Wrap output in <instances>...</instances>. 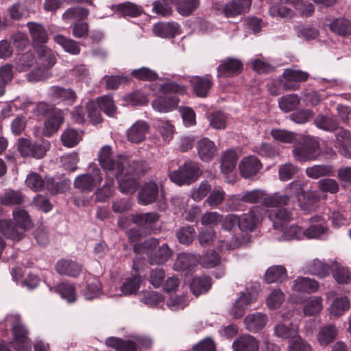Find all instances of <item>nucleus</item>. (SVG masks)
<instances>
[{"instance_id": "052dcab7", "label": "nucleus", "mask_w": 351, "mask_h": 351, "mask_svg": "<svg viewBox=\"0 0 351 351\" xmlns=\"http://www.w3.org/2000/svg\"><path fill=\"white\" fill-rule=\"evenodd\" d=\"M200 263L203 267L212 268L221 263V256L215 250L207 251L200 259Z\"/></svg>"}, {"instance_id": "6ab92c4d", "label": "nucleus", "mask_w": 351, "mask_h": 351, "mask_svg": "<svg viewBox=\"0 0 351 351\" xmlns=\"http://www.w3.org/2000/svg\"><path fill=\"white\" fill-rule=\"evenodd\" d=\"M158 196V186L154 182L145 183L138 193V202L143 206L154 203Z\"/></svg>"}, {"instance_id": "c03bdc74", "label": "nucleus", "mask_w": 351, "mask_h": 351, "mask_svg": "<svg viewBox=\"0 0 351 351\" xmlns=\"http://www.w3.org/2000/svg\"><path fill=\"white\" fill-rule=\"evenodd\" d=\"M337 335V329L334 325L322 327L317 335V340L321 346H328L332 343Z\"/></svg>"}, {"instance_id": "4be33fe9", "label": "nucleus", "mask_w": 351, "mask_h": 351, "mask_svg": "<svg viewBox=\"0 0 351 351\" xmlns=\"http://www.w3.org/2000/svg\"><path fill=\"white\" fill-rule=\"evenodd\" d=\"M233 351H259V341L252 335H242L234 339Z\"/></svg>"}, {"instance_id": "58836bf2", "label": "nucleus", "mask_w": 351, "mask_h": 351, "mask_svg": "<svg viewBox=\"0 0 351 351\" xmlns=\"http://www.w3.org/2000/svg\"><path fill=\"white\" fill-rule=\"evenodd\" d=\"M336 140L340 147L341 154L347 158H351V133L348 130L339 128L336 133Z\"/></svg>"}, {"instance_id": "603ef678", "label": "nucleus", "mask_w": 351, "mask_h": 351, "mask_svg": "<svg viewBox=\"0 0 351 351\" xmlns=\"http://www.w3.org/2000/svg\"><path fill=\"white\" fill-rule=\"evenodd\" d=\"M314 123L317 128L330 132L335 130L338 127L337 121L332 116L329 115L317 116L314 119Z\"/></svg>"}, {"instance_id": "13d9d810", "label": "nucleus", "mask_w": 351, "mask_h": 351, "mask_svg": "<svg viewBox=\"0 0 351 351\" xmlns=\"http://www.w3.org/2000/svg\"><path fill=\"white\" fill-rule=\"evenodd\" d=\"M142 280L139 275L132 276L125 280L121 287V291L125 295L136 293L140 287Z\"/></svg>"}, {"instance_id": "7ed1b4c3", "label": "nucleus", "mask_w": 351, "mask_h": 351, "mask_svg": "<svg viewBox=\"0 0 351 351\" xmlns=\"http://www.w3.org/2000/svg\"><path fill=\"white\" fill-rule=\"evenodd\" d=\"M159 241L155 238H149L142 244L133 246V251L136 254H145L151 264L160 265L167 262L172 255V250L166 243L158 247Z\"/></svg>"}, {"instance_id": "2eb2a0df", "label": "nucleus", "mask_w": 351, "mask_h": 351, "mask_svg": "<svg viewBox=\"0 0 351 351\" xmlns=\"http://www.w3.org/2000/svg\"><path fill=\"white\" fill-rule=\"evenodd\" d=\"M262 168L261 162L254 156L244 157L239 165L241 176L246 179H252Z\"/></svg>"}, {"instance_id": "72a5a7b5", "label": "nucleus", "mask_w": 351, "mask_h": 351, "mask_svg": "<svg viewBox=\"0 0 351 351\" xmlns=\"http://www.w3.org/2000/svg\"><path fill=\"white\" fill-rule=\"evenodd\" d=\"M212 284V279L209 276H196L193 278L190 289L191 292L197 297L206 293L210 289Z\"/></svg>"}, {"instance_id": "bb28decb", "label": "nucleus", "mask_w": 351, "mask_h": 351, "mask_svg": "<svg viewBox=\"0 0 351 351\" xmlns=\"http://www.w3.org/2000/svg\"><path fill=\"white\" fill-rule=\"evenodd\" d=\"M149 128V125L145 121H136L128 130L127 136L128 141L134 143L143 141L145 139Z\"/></svg>"}, {"instance_id": "4d7b16f0", "label": "nucleus", "mask_w": 351, "mask_h": 351, "mask_svg": "<svg viewBox=\"0 0 351 351\" xmlns=\"http://www.w3.org/2000/svg\"><path fill=\"white\" fill-rule=\"evenodd\" d=\"M176 236L180 243L189 245L195 239V230L191 226H184L176 231Z\"/></svg>"}, {"instance_id": "c9c22d12", "label": "nucleus", "mask_w": 351, "mask_h": 351, "mask_svg": "<svg viewBox=\"0 0 351 351\" xmlns=\"http://www.w3.org/2000/svg\"><path fill=\"white\" fill-rule=\"evenodd\" d=\"M31 38L35 45L46 43L49 39L48 34L44 26L35 22L27 23Z\"/></svg>"}, {"instance_id": "49530a36", "label": "nucleus", "mask_w": 351, "mask_h": 351, "mask_svg": "<svg viewBox=\"0 0 351 351\" xmlns=\"http://www.w3.org/2000/svg\"><path fill=\"white\" fill-rule=\"evenodd\" d=\"M100 110L108 117H114L117 114V106L110 95H104L95 99Z\"/></svg>"}, {"instance_id": "f3484780", "label": "nucleus", "mask_w": 351, "mask_h": 351, "mask_svg": "<svg viewBox=\"0 0 351 351\" xmlns=\"http://www.w3.org/2000/svg\"><path fill=\"white\" fill-rule=\"evenodd\" d=\"M194 94L198 97H206L213 86V80L210 74L194 76L190 80Z\"/></svg>"}, {"instance_id": "9b49d317", "label": "nucleus", "mask_w": 351, "mask_h": 351, "mask_svg": "<svg viewBox=\"0 0 351 351\" xmlns=\"http://www.w3.org/2000/svg\"><path fill=\"white\" fill-rule=\"evenodd\" d=\"M243 69V62L234 58H226L220 60L217 68V77H232L239 75Z\"/></svg>"}, {"instance_id": "680f3d73", "label": "nucleus", "mask_w": 351, "mask_h": 351, "mask_svg": "<svg viewBox=\"0 0 351 351\" xmlns=\"http://www.w3.org/2000/svg\"><path fill=\"white\" fill-rule=\"evenodd\" d=\"M350 308V302L346 298H336L330 307V313L335 317L341 315Z\"/></svg>"}, {"instance_id": "774afa93", "label": "nucleus", "mask_w": 351, "mask_h": 351, "mask_svg": "<svg viewBox=\"0 0 351 351\" xmlns=\"http://www.w3.org/2000/svg\"><path fill=\"white\" fill-rule=\"evenodd\" d=\"M288 351H312L311 346L300 336L289 341Z\"/></svg>"}, {"instance_id": "69168bd1", "label": "nucleus", "mask_w": 351, "mask_h": 351, "mask_svg": "<svg viewBox=\"0 0 351 351\" xmlns=\"http://www.w3.org/2000/svg\"><path fill=\"white\" fill-rule=\"evenodd\" d=\"M101 289L100 282L97 279L88 280L86 288L83 291V295L86 300H92L99 295Z\"/></svg>"}, {"instance_id": "ea45409f", "label": "nucleus", "mask_w": 351, "mask_h": 351, "mask_svg": "<svg viewBox=\"0 0 351 351\" xmlns=\"http://www.w3.org/2000/svg\"><path fill=\"white\" fill-rule=\"evenodd\" d=\"M177 12L183 16H188L194 12L199 6V0H170Z\"/></svg>"}, {"instance_id": "9d476101", "label": "nucleus", "mask_w": 351, "mask_h": 351, "mask_svg": "<svg viewBox=\"0 0 351 351\" xmlns=\"http://www.w3.org/2000/svg\"><path fill=\"white\" fill-rule=\"evenodd\" d=\"M265 214L263 206H252L247 213L239 217V228L242 231L252 232L257 228Z\"/></svg>"}, {"instance_id": "0e129e2a", "label": "nucleus", "mask_w": 351, "mask_h": 351, "mask_svg": "<svg viewBox=\"0 0 351 351\" xmlns=\"http://www.w3.org/2000/svg\"><path fill=\"white\" fill-rule=\"evenodd\" d=\"M133 77L142 81H155L158 79V74L153 70L147 67L134 69L131 72Z\"/></svg>"}, {"instance_id": "0eeeda50", "label": "nucleus", "mask_w": 351, "mask_h": 351, "mask_svg": "<svg viewBox=\"0 0 351 351\" xmlns=\"http://www.w3.org/2000/svg\"><path fill=\"white\" fill-rule=\"evenodd\" d=\"M98 160L104 171H114V173L123 170L125 165L128 162V158L124 156H119L117 158H114L112 148L107 145L101 149L98 154Z\"/></svg>"}, {"instance_id": "393cba45", "label": "nucleus", "mask_w": 351, "mask_h": 351, "mask_svg": "<svg viewBox=\"0 0 351 351\" xmlns=\"http://www.w3.org/2000/svg\"><path fill=\"white\" fill-rule=\"evenodd\" d=\"M49 97L55 101H66L73 104L77 95L72 88H66L60 86H52L49 88Z\"/></svg>"}, {"instance_id": "aec40b11", "label": "nucleus", "mask_w": 351, "mask_h": 351, "mask_svg": "<svg viewBox=\"0 0 351 351\" xmlns=\"http://www.w3.org/2000/svg\"><path fill=\"white\" fill-rule=\"evenodd\" d=\"M196 149L199 158L203 162L212 160L217 152L215 143L206 137H204L197 141Z\"/></svg>"}, {"instance_id": "e433bc0d", "label": "nucleus", "mask_w": 351, "mask_h": 351, "mask_svg": "<svg viewBox=\"0 0 351 351\" xmlns=\"http://www.w3.org/2000/svg\"><path fill=\"white\" fill-rule=\"evenodd\" d=\"M108 347L117 351H138L137 344L132 340H124L121 338L110 337L106 340Z\"/></svg>"}, {"instance_id": "f704fd0d", "label": "nucleus", "mask_w": 351, "mask_h": 351, "mask_svg": "<svg viewBox=\"0 0 351 351\" xmlns=\"http://www.w3.org/2000/svg\"><path fill=\"white\" fill-rule=\"evenodd\" d=\"M133 223L140 227H152L160 219V215L156 212L133 214L130 215Z\"/></svg>"}, {"instance_id": "c756f323", "label": "nucleus", "mask_w": 351, "mask_h": 351, "mask_svg": "<svg viewBox=\"0 0 351 351\" xmlns=\"http://www.w3.org/2000/svg\"><path fill=\"white\" fill-rule=\"evenodd\" d=\"M180 99L176 96H160L152 103L154 110L160 112H167L174 110L178 105Z\"/></svg>"}, {"instance_id": "de8ad7c7", "label": "nucleus", "mask_w": 351, "mask_h": 351, "mask_svg": "<svg viewBox=\"0 0 351 351\" xmlns=\"http://www.w3.org/2000/svg\"><path fill=\"white\" fill-rule=\"evenodd\" d=\"M274 333L277 337L282 339H293L298 335V329L297 326H294L291 323L289 325L279 323L275 326Z\"/></svg>"}, {"instance_id": "37998d69", "label": "nucleus", "mask_w": 351, "mask_h": 351, "mask_svg": "<svg viewBox=\"0 0 351 351\" xmlns=\"http://www.w3.org/2000/svg\"><path fill=\"white\" fill-rule=\"evenodd\" d=\"M55 291L69 303L75 302L77 299L75 287L73 283L67 281L58 283L55 287Z\"/></svg>"}, {"instance_id": "20e7f679", "label": "nucleus", "mask_w": 351, "mask_h": 351, "mask_svg": "<svg viewBox=\"0 0 351 351\" xmlns=\"http://www.w3.org/2000/svg\"><path fill=\"white\" fill-rule=\"evenodd\" d=\"M25 183L34 191L45 189L52 195L63 193L68 189V184L65 180L56 182L53 178L48 176L43 178L38 173L34 172L27 176Z\"/></svg>"}, {"instance_id": "864d4df0", "label": "nucleus", "mask_w": 351, "mask_h": 351, "mask_svg": "<svg viewBox=\"0 0 351 351\" xmlns=\"http://www.w3.org/2000/svg\"><path fill=\"white\" fill-rule=\"evenodd\" d=\"M152 12L162 17L173 15V8L168 0H156L152 3Z\"/></svg>"}, {"instance_id": "338daca9", "label": "nucleus", "mask_w": 351, "mask_h": 351, "mask_svg": "<svg viewBox=\"0 0 351 351\" xmlns=\"http://www.w3.org/2000/svg\"><path fill=\"white\" fill-rule=\"evenodd\" d=\"M328 230L326 226L322 224H313L304 230V239H319Z\"/></svg>"}, {"instance_id": "5fc2aeb1", "label": "nucleus", "mask_w": 351, "mask_h": 351, "mask_svg": "<svg viewBox=\"0 0 351 351\" xmlns=\"http://www.w3.org/2000/svg\"><path fill=\"white\" fill-rule=\"evenodd\" d=\"M97 102L95 99H90L86 104L88 117L93 125L101 123L103 121L101 110Z\"/></svg>"}, {"instance_id": "8fccbe9b", "label": "nucleus", "mask_w": 351, "mask_h": 351, "mask_svg": "<svg viewBox=\"0 0 351 351\" xmlns=\"http://www.w3.org/2000/svg\"><path fill=\"white\" fill-rule=\"evenodd\" d=\"M54 40L71 54L77 55L80 53V47L77 42L73 39L67 38L62 35H57L54 37Z\"/></svg>"}, {"instance_id": "f03ea898", "label": "nucleus", "mask_w": 351, "mask_h": 351, "mask_svg": "<svg viewBox=\"0 0 351 351\" xmlns=\"http://www.w3.org/2000/svg\"><path fill=\"white\" fill-rule=\"evenodd\" d=\"M12 215L14 222L12 220H0V232L7 239L20 241L25 232L32 228L33 224L29 215L24 209H14Z\"/></svg>"}, {"instance_id": "a211bd4d", "label": "nucleus", "mask_w": 351, "mask_h": 351, "mask_svg": "<svg viewBox=\"0 0 351 351\" xmlns=\"http://www.w3.org/2000/svg\"><path fill=\"white\" fill-rule=\"evenodd\" d=\"M114 176L119 183L120 191L123 193L132 194L138 189L139 185L138 179L127 173L125 171V167L123 170H121V172L115 173Z\"/></svg>"}, {"instance_id": "2f4dec72", "label": "nucleus", "mask_w": 351, "mask_h": 351, "mask_svg": "<svg viewBox=\"0 0 351 351\" xmlns=\"http://www.w3.org/2000/svg\"><path fill=\"white\" fill-rule=\"evenodd\" d=\"M307 273L317 276L321 278H326L330 274L331 268L325 261L315 258L308 262L306 267Z\"/></svg>"}, {"instance_id": "5701e85b", "label": "nucleus", "mask_w": 351, "mask_h": 351, "mask_svg": "<svg viewBox=\"0 0 351 351\" xmlns=\"http://www.w3.org/2000/svg\"><path fill=\"white\" fill-rule=\"evenodd\" d=\"M64 121V112L61 109L54 110L44 123V134L50 136L57 132Z\"/></svg>"}, {"instance_id": "a878e982", "label": "nucleus", "mask_w": 351, "mask_h": 351, "mask_svg": "<svg viewBox=\"0 0 351 351\" xmlns=\"http://www.w3.org/2000/svg\"><path fill=\"white\" fill-rule=\"evenodd\" d=\"M267 321V315L262 313L250 314L244 319L246 329L254 333L262 330L265 327Z\"/></svg>"}, {"instance_id": "6e6552de", "label": "nucleus", "mask_w": 351, "mask_h": 351, "mask_svg": "<svg viewBox=\"0 0 351 351\" xmlns=\"http://www.w3.org/2000/svg\"><path fill=\"white\" fill-rule=\"evenodd\" d=\"M98 160L104 171H114V173L123 170L125 165L128 162V158L124 156H119L117 158H114L112 148L107 145L101 149L98 154Z\"/></svg>"}, {"instance_id": "cd10ccee", "label": "nucleus", "mask_w": 351, "mask_h": 351, "mask_svg": "<svg viewBox=\"0 0 351 351\" xmlns=\"http://www.w3.org/2000/svg\"><path fill=\"white\" fill-rule=\"evenodd\" d=\"M291 289L295 292L313 293L318 290L319 283L308 277L300 276L293 282Z\"/></svg>"}, {"instance_id": "412c9836", "label": "nucleus", "mask_w": 351, "mask_h": 351, "mask_svg": "<svg viewBox=\"0 0 351 351\" xmlns=\"http://www.w3.org/2000/svg\"><path fill=\"white\" fill-rule=\"evenodd\" d=\"M55 269L60 275L76 278L81 274L82 266L71 259H61L56 264Z\"/></svg>"}, {"instance_id": "4c0bfd02", "label": "nucleus", "mask_w": 351, "mask_h": 351, "mask_svg": "<svg viewBox=\"0 0 351 351\" xmlns=\"http://www.w3.org/2000/svg\"><path fill=\"white\" fill-rule=\"evenodd\" d=\"M125 171L138 180L144 176L150 169L147 162L142 160H133L130 162L128 159V162L125 165Z\"/></svg>"}, {"instance_id": "ddd939ff", "label": "nucleus", "mask_w": 351, "mask_h": 351, "mask_svg": "<svg viewBox=\"0 0 351 351\" xmlns=\"http://www.w3.org/2000/svg\"><path fill=\"white\" fill-rule=\"evenodd\" d=\"M276 207L278 209L269 211V219L273 223L275 230H282L283 228L293 219V209Z\"/></svg>"}, {"instance_id": "4468645a", "label": "nucleus", "mask_w": 351, "mask_h": 351, "mask_svg": "<svg viewBox=\"0 0 351 351\" xmlns=\"http://www.w3.org/2000/svg\"><path fill=\"white\" fill-rule=\"evenodd\" d=\"M47 147L40 143H32L30 141L22 138L19 141L18 150L24 157H32L37 159L43 158L47 152Z\"/></svg>"}, {"instance_id": "09e8293b", "label": "nucleus", "mask_w": 351, "mask_h": 351, "mask_svg": "<svg viewBox=\"0 0 351 351\" xmlns=\"http://www.w3.org/2000/svg\"><path fill=\"white\" fill-rule=\"evenodd\" d=\"M300 102V98L296 94H291L281 97L278 100V106L280 109L289 112L297 108Z\"/></svg>"}, {"instance_id": "c85d7f7f", "label": "nucleus", "mask_w": 351, "mask_h": 351, "mask_svg": "<svg viewBox=\"0 0 351 351\" xmlns=\"http://www.w3.org/2000/svg\"><path fill=\"white\" fill-rule=\"evenodd\" d=\"M331 32L343 38L351 35V21L346 17L334 19L329 24Z\"/></svg>"}, {"instance_id": "a19ab883", "label": "nucleus", "mask_w": 351, "mask_h": 351, "mask_svg": "<svg viewBox=\"0 0 351 351\" xmlns=\"http://www.w3.org/2000/svg\"><path fill=\"white\" fill-rule=\"evenodd\" d=\"M238 156L233 149H227L223 152L221 160V170L224 174H228L233 171L237 162Z\"/></svg>"}, {"instance_id": "bf43d9fd", "label": "nucleus", "mask_w": 351, "mask_h": 351, "mask_svg": "<svg viewBox=\"0 0 351 351\" xmlns=\"http://www.w3.org/2000/svg\"><path fill=\"white\" fill-rule=\"evenodd\" d=\"M322 309V298L319 296L312 298L304 305L303 312L306 316H313L318 314Z\"/></svg>"}, {"instance_id": "7c9ffc66", "label": "nucleus", "mask_w": 351, "mask_h": 351, "mask_svg": "<svg viewBox=\"0 0 351 351\" xmlns=\"http://www.w3.org/2000/svg\"><path fill=\"white\" fill-rule=\"evenodd\" d=\"M112 10L115 13L119 14L122 16L133 18L140 16L143 12V9L141 5L130 1L114 5Z\"/></svg>"}, {"instance_id": "79ce46f5", "label": "nucleus", "mask_w": 351, "mask_h": 351, "mask_svg": "<svg viewBox=\"0 0 351 351\" xmlns=\"http://www.w3.org/2000/svg\"><path fill=\"white\" fill-rule=\"evenodd\" d=\"M38 57L42 61L43 66L51 69L57 62L55 53L45 45H41L36 49Z\"/></svg>"}, {"instance_id": "3c124183", "label": "nucleus", "mask_w": 351, "mask_h": 351, "mask_svg": "<svg viewBox=\"0 0 351 351\" xmlns=\"http://www.w3.org/2000/svg\"><path fill=\"white\" fill-rule=\"evenodd\" d=\"M24 202V195L19 191L10 190L1 197L0 202L5 206L20 205Z\"/></svg>"}, {"instance_id": "473e14b6", "label": "nucleus", "mask_w": 351, "mask_h": 351, "mask_svg": "<svg viewBox=\"0 0 351 351\" xmlns=\"http://www.w3.org/2000/svg\"><path fill=\"white\" fill-rule=\"evenodd\" d=\"M288 274L286 268L282 265H274L269 267L265 274V281L267 284L281 283L286 280Z\"/></svg>"}, {"instance_id": "1a4fd4ad", "label": "nucleus", "mask_w": 351, "mask_h": 351, "mask_svg": "<svg viewBox=\"0 0 351 351\" xmlns=\"http://www.w3.org/2000/svg\"><path fill=\"white\" fill-rule=\"evenodd\" d=\"M13 348L16 351H31L32 341L28 337V330L20 318L15 317L12 324Z\"/></svg>"}, {"instance_id": "39448f33", "label": "nucleus", "mask_w": 351, "mask_h": 351, "mask_svg": "<svg viewBox=\"0 0 351 351\" xmlns=\"http://www.w3.org/2000/svg\"><path fill=\"white\" fill-rule=\"evenodd\" d=\"M199 164L193 160H186L177 170L169 171L170 180L178 186L190 185L200 176Z\"/></svg>"}, {"instance_id": "b1692460", "label": "nucleus", "mask_w": 351, "mask_h": 351, "mask_svg": "<svg viewBox=\"0 0 351 351\" xmlns=\"http://www.w3.org/2000/svg\"><path fill=\"white\" fill-rule=\"evenodd\" d=\"M283 77L286 80L283 86L285 90H297L298 86L290 84V82H304L308 80L309 74L301 70L287 69L283 72Z\"/></svg>"}, {"instance_id": "e2e57ef3", "label": "nucleus", "mask_w": 351, "mask_h": 351, "mask_svg": "<svg viewBox=\"0 0 351 351\" xmlns=\"http://www.w3.org/2000/svg\"><path fill=\"white\" fill-rule=\"evenodd\" d=\"M89 14L88 9L84 8L73 7L67 9L62 14L64 20L77 19L79 20L86 19Z\"/></svg>"}, {"instance_id": "f257e3e1", "label": "nucleus", "mask_w": 351, "mask_h": 351, "mask_svg": "<svg viewBox=\"0 0 351 351\" xmlns=\"http://www.w3.org/2000/svg\"><path fill=\"white\" fill-rule=\"evenodd\" d=\"M230 200L250 204L261 203L265 207H279L288 205L290 197L288 195H281L278 192L268 195L263 190L254 189L245 191L242 195H234Z\"/></svg>"}, {"instance_id": "f8f14e48", "label": "nucleus", "mask_w": 351, "mask_h": 351, "mask_svg": "<svg viewBox=\"0 0 351 351\" xmlns=\"http://www.w3.org/2000/svg\"><path fill=\"white\" fill-rule=\"evenodd\" d=\"M102 176L99 169H97L95 174H82L77 176L74 180V187L81 192L92 191L97 184L102 181Z\"/></svg>"}, {"instance_id": "423d86ee", "label": "nucleus", "mask_w": 351, "mask_h": 351, "mask_svg": "<svg viewBox=\"0 0 351 351\" xmlns=\"http://www.w3.org/2000/svg\"><path fill=\"white\" fill-rule=\"evenodd\" d=\"M292 154L297 161L304 162L317 160L320 156L322 150L317 140L308 138L295 146Z\"/></svg>"}, {"instance_id": "a18cd8bd", "label": "nucleus", "mask_w": 351, "mask_h": 351, "mask_svg": "<svg viewBox=\"0 0 351 351\" xmlns=\"http://www.w3.org/2000/svg\"><path fill=\"white\" fill-rule=\"evenodd\" d=\"M333 173V167L328 165H316L306 169V176L313 179L332 176Z\"/></svg>"}, {"instance_id": "6e6d98bb", "label": "nucleus", "mask_w": 351, "mask_h": 351, "mask_svg": "<svg viewBox=\"0 0 351 351\" xmlns=\"http://www.w3.org/2000/svg\"><path fill=\"white\" fill-rule=\"evenodd\" d=\"M225 196L226 193L221 186L215 187L209 192L206 202L210 208H215L222 204Z\"/></svg>"}, {"instance_id": "dca6fc26", "label": "nucleus", "mask_w": 351, "mask_h": 351, "mask_svg": "<svg viewBox=\"0 0 351 351\" xmlns=\"http://www.w3.org/2000/svg\"><path fill=\"white\" fill-rule=\"evenodd\" d=\"M154 34L162 38H174L181 33L180 25L175 21H161L153 26Z\"/></svg>"}]
</instances>
